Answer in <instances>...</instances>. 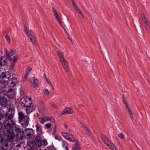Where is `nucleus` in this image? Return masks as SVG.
Returning <instances> with one entry per match:
<instances>
[{
    "label": "nucleus",
    "instance_id": "nucleus-1",
    "mask_svg": "<svg viewBox=\"0 0 150 150\" xmlns=\"http://www.w3.org/2000/svg\"><path fill=\"white\" fill-rule=\"evenodd\" d=\"M5 130L6 132V134H3V142L12 141L14 138V133L13 132V125L8 122L5 126Z\"/></svg>",
    "mask_w": 150,
    "mask_h": 150
},
{
    "label": "nucleus",
    "instance_id": "nucleus-2",
    "mask_svg": "<svg viewBox=\"0 0 150 150\" xmlns=\"http://www.w3.org/2000/svg\"><path fill=\"white\" fill-rule=\"evenodd\" d=\"M35 145L38 147L41 146H46L47 144L46 139H43L42 141L41 137L38 135H37L34 139Z\"/></svg>",
    "mask_w": 150,
    "mask_h": 150
},
{
    "label": "nucleus",
    "instance_id": "nucleus-3",
    "mask_svg": "<svg viewBox=\"0 0 150 150\" xmlns=\"http://www.w3.org/2000/svg\"><path fill=\"white\" fill-rule=\"evenodd\" d=\"M14 113V110L12 109L11 108H9L8 112H6L4 115V119L6 121L10 120V122H11V124L12 125H13V124H14V121H13L12 119Z\"/></svg>",
    "mask_w": 150,
    "mask_h": 150
},
{
    "label": "nucleus",
    "instance_id": "nucleus-4",
    "mask_svg": "<svg viewBox=\"0 0 150 150\" xmlns=\"http://www.w3.org/2000/svg\"><path fill=\"white\" fill-rule=\"evenodd\" d=\"M14 113V110L12 109L11 108H9L8 112H6L4 115V119L6 121L10 120V122H11V124L12 125H13V124H14V121H13L12 119Z\"/></svg>",
    "mask_w": 150,
    "mask_h": 150
},
{
    "label": "nucleus",
    "instance_id": "nucleus-5",
    "mask_svg": "<svg viewBox=\"0 0 150 150\" xmlns=\"http://www.w3.org/2000/svg\"><path fill=\"white\" fill-rule=\"evenodd\" d=\"M21 105L23 107L30 106L32 103L31 98L28 96L25 97L20 100Z\"/></svg>",
    "mask_w": 150,
    "mask_h": 150
},
{
    "label": "nucleus",
    "instance_id": "nucleus-6",
    "mask_svg": "<svg viewBox=\"0 0 150 150\" xmlns=\"http://www.w3.org/2000/svg\"><path fill=\"white\" fill-rule=\"evenodd\" d=\"M11 73L9 71L3 72L0 75V82L6 83L9 80Z\"/></svg>",
    "mask_w": 150,
    "mask_h": 150
},
{
    "label": "nucleus",
    "instance_id": "nucleus-7",
    "mask_svg": "<svg viewBox=\"0 0 150 150\" xmlns=\"http://www.w3.org/2000/svg\"><path fill=\"white\" fill-rule=\"evenodd\" d=\"M34 132L32 129L26 128L23 131H22L23 137L27 138H30L34 134Z\"/></svg>",
    "mask_w": 150,
    "mask_h": 150
},
{
    "label": "nucleus",
    "instance_id": "nucleus-8",
    "mask_svg": "<svg viewBox=\"0 0 150 150\" xmlns=\"http://www.w3.org/2000/svg\"><path fill=\"white\" fill-rule=\"evenodd\" d=\"M10 55L7 54L6 55V59H4V57L1 56L0 57V67H4L6 66L7 64V59L9 61L11 62L12 61V59Z\"/></svg>",
    "mask_w": 150,
    "mask_h": 150
},
{
    "label": "nucleus",
    "instance_id": "nucleus-9",
    "mask_svg": "<svg viewBox=\"0 0 150 150\" xmlns=\"http://www.w3.org/2000/svg\"><path fill=\"white\" fill-rule=\"evenodd\" d=\"M62 135L63 136L67 139L69 141L74 142L75 140V138L71 134L65 132H62L61 133Z\"/></svg>",
    "mask_w": 150,
    "mask_h": 150
},
{
    "label": "nucleus",
    "instance_id": "nucleus-10",
    "mask_svg": "<svg viewBox=\"0 0 150 150\" xmlns=\"http://www.w3.org/2000/svg\"><path fill=\"white\" fill-rule=\"evenodd\" d=\"M29 120V117L26 116L23 118L21 121L20 120L19 122L21 123L22 126L25 128L28 125Z\"/></svg>",
    "mask_w": 150,
    "mask_h": 150
},
{
    "label": "nucleus",
    "instance_id": "nucleus-11",
    "mask_svg": "<svg viewBox=\"0 0 150 150\" xmlns=\"http://www.w3.org/2000/svg\"><path fill=\"white\" fill-rule=\"evenodd\" d=\"M7 82V85H10V86L13 87L16 85L17 83V80L16 78L13 77L11 78L10 80H9Z\"/></svg>",
    "mask_w": 150,
    "mask_h": 150
},
{
    "label": "nucleus",
    "instance_id": "nucleus-12",
    "mask_svg": "<svg viewBox=\"0 0 150 150\" xmlns=\"http://www.w3.org/2000/svg\"><path fill=\"white\" fill-rule=\"evenodd\" d=\"M14 131L17 133L16 135V137L20 140H22L23 139V135H21L20 134V136L19 135L20 134H21V132L22 133L21 129L18 127H15Z\"/></svg>",
    "mask_w": 150,
    "mask_h": 150
},
{
    "label": "nucleus",
    "instance_id": "nucleus-13",
    "mask_svg": "<svg viewBox=\"0 0 150 150\" xmlns=\"http://www.w3.org/2000/svg\"><path fill=\"white\" fill-rule=\"evenodd\" d=\"M9 142L7 141L3 142L1 143L2 144L0 146L1 147H3L4 150H8L9 147H10Z\"/></svg>",
    "mask_w": 150,
    "mask_h": 150
},
{
    "label": "nucleus",
    "instance_id": "nucleus-14",
    "mask_svg": "<svg viewBox=\"0 0 150 150\" xmlns=\"http://www.w3.org/2000/svg\"><path fill=\"white\" fill-rule=\"evenodd\" d=\"M73 110L70 107H67L65 108L62 112V115H64L66 114H71L73 113Z\"/></svg>",
    "mask_w": 150,
    "mask_h": 150
},
{
    "label": "nucleus",
    "instance_id": "nucleus-15",
    "mask_svg": "<svg viewBox=\"0 0 150 150\" xmlns=\"http://www.w3.org/2000/svg\"><path fill=\"white\" fill-rule=\"evenodd\" d=\"M33 82L32 84V86L34 88H37L39 86L38 83V80L35 77H33Z\"/></svg>",
    "mask_w": 150,
    "mask_h": 150
},
{
    "label": "nucleus",
    "instance_id": "nucleus-16",
    "mask_svg": "<svg viewBox=\"0 0 150 150\" xmlns=\"http://www.w3.org/2000/svg\"><path fill=\"white\" fill-rule=\"evenodd\" d=\"M80 149L79 142L76 140L75 144L72 148V150H80Z\"/></svg>",
    "mask_w": 150,
    "mask_h": 150
},
{
    "label": "nucleus",
    "instance_id": "nucleus-17",
    "mask_svg": "<svg viewBox=\"0 0 150 150\" xmlns=\"http://www.w3.org/2000/svg\"><path fill=\"white\" fill-rule=\"evenodd\" d=\"M35 109V108L33 107L31 108L30 105L26 107V112L27 114H30Z\"/></svg>",
    "mask_w": 150,
    "mask_h": 150
},
{
    "label": "nucleus",
    "instance_id": "nucleus-18",
    "mask_svg": "<svg viewBox=\"0 0 150 150\" xmlns=\"http://www.w3.org/2000/svg\"><path fill=\"white\" fill-rule=\"evenodd\" d=\"M57 52L61 62H64L63 61L65 60L64 57L63 55L59 51H57Z\"/></svg>",
    "mask_w": 150,
    "mask_h": 150
},
{
    "label": "nucleus",
    "instance_id": "nucleus-19",
    "mask_svg": "<svg viewBox=\"0 0 150 150\" xmlns=\"http://www.w3.org/2000/svg\"><path fill=\"white\" fill-rule=\"evenodd\" d=\"M7 99L5 97H3L0 98V104L3 105L5 104L6 102Z\"/></svg>",
    "mask_w": 150,
    "mask_h": 150
},
{
    "label": "nucleus",
    "instance_id": "nucleus-20",
    "mask_svg": "<svg viewBox=\"0 0 150 150\" xmlns=\"http://www.w3.org/2000/svg\"><path fill=\"white\" fill-rule=\"evenodd\" d=\"M64 62L61 63L63 66L64 68L65 71L67 72L69 71L67 63L65 60L63 61Z\"/></svg>",
    "mask_w": 150,
    "mask_h": 150
},
{
    "label": "nucleus",
    "instance_id": "nucleus-21",
    "mask_svg": "<svg viewBox=\"0 0 150 150\" xmlns=\"http://www.w3.org/2000/svg\"><path fill=\"white\" fill-rule=\"evenodd\" d=\"M18 119L19 121H22L24 117H25L26 116L22 112H20L18 113Z\"/></svg>",
    "mask_w": 150,
    "mask_h": 150
},
{
    "label": "nucleus",
    "instance_id": "nucleus-22",
    "mask_svg": "<svg viewBox=\"0 0 150 150\" xmlns=\"http://www.w3.org/2000/svg\"><path fill=\"white\" fill-rule=\"evenodd\" d=\"M112 150H117V149L115 147V145L112 142L107 146Z\"/></svg>",
    "mask_w": 150,
    "mask_h": 150
},
{
    "label": "nucleus",
    "instance_id": "nucleus-23",
    "mask_svg": "<svg viewBox=\"0 0 150 150\" xmlns=\"http://www.w3.org/2000/svg\"><path fill=\"white\" fill-rule=\"evenodd\" d=\"M29 38L30 40L34 44V45L35 46L36 45V43L34 37L32 35V36H31V37H30V38Z\"/></svg>",
    "mask_w": 150,
    "mask_h": 150
},
{
    "label": "nucleus",
    "instance_id": "nucleus-24",
    "mask_svg": "<svg viewBox=\"0 0 150 150\" xmlns=\"http://www.w3.org/2000/svg\"><path fill=\"white\" fill-rule=\"evenodd\" d=\"M5 83L0 82V91L3 90L6 87Z\"/></svg>",
    "mask_w": 150,
    "mask_h": 150
},
{
    "label": "nucleus",
    "instance_id": "nucleus-25",
    "mask_svg": "<svg viewBox=\"0 0 150 150\" xmlns=\"http://www.w3.org/2000/svg\"><path fill=\"white\" fill-rule=\"evenodd\" d=\"M44 117L45 118H47V120H50L51 122H55V119L54 117H45L44 116Z\"/></svg>",
    "mask_w": 150,
    "mask_h": 150
},
{
    "label": "nucleus",
    "instance_id": "nucleus-26",
    "mask_svg": "<svg viewBox=\"0 0 150 150\" xmlns=\"http://www.w3.org/2000/svg\"><path fill=\"white\" fill-rule=\"evenodd\" d=\"M35 141L34 140H31L29 143V146L30 148H33L35 146Z\"/></svg>",
    "mask_w": 150,
    "mask_h": 150
},
{
    "label": "nucleus",
    "instance_id": "nucleus-27",
    "mask_svg": "<svg viewBox=\"0 0 150 150\" xmlns=\"http://www.w3.org/2000/svg\"><path fill=\"white\" fill-rule=\"evenodd\" d=\"M103 141L107 146L111 142L109 139L107 138L105 139Z\"/></svg>",
    "mask_w": 150,
    "mask_h": 150
},
{
    "label": "nucleus",
    "instance_id": "nucleus-28",
    "mask_svg": "<svg viewBox=\"0 0 150 150\" xmlns=\"http://www.w3.org/2000/svg\"><path fill=\"white\" fill-rule=\"evenodd\" d=\"M13 91H14V90L12 88H10L8 91V94L11 95V96H10L11 98L13 97V94L11 93H13Z\"/></svg>",
    "mask_w": 150,
    "mask_h": 150
},
{
    "label": "nucleus",
    "instance_id": "nucleus-29",
    "mask_svg": "<svg viewBox=\"0 0 150 150\" xmlns=\"http://www.w3.org/2000/svg\"><path fill=\"white\" fill-rule=\"evenodd\" d=\"M80 124L81 125V126H82V127L84 128V129H85V130H86V131H87L88 132H89V129H88V128L86 127V126L82 122H80Z\"/></svg>",
    "mask_w": 150,
    "mask_h": 150
},
{
    "label": "nucleus",
    "instance_id": "nucleus-30",
    "mask_svg": "<svg viewBox=\"0 0 150 150\" xmlns=\"http://www.w3.org/2000/svg\"><path fill=\"white\" fill-rule=\"evenodd\" d=\"M43 93L46 96H48L50 93L49 91L47 89H45L43 91Z\"/></svg>",
    "mask_w": 150,
    "mask_h": 150
},
{
    "label": "nucleus",
    "instance_id": "nucleus-31",
    "mask_svg": "<svg viewBox=\"0 0 150 150\" xmlns=\"http://www.w3.org/2000/svg\"><path fill=\"white\" fill-rule=\"evenodd\" d=\"M4 115V114L1 113H0V123H2V122H1V121L2 120H4L5 119Z\"/></svg>",
    "mask_w": 150,
    "mask_h": 150
},
{
    "label": "nucleus",
    "instance_id": "nucleus-32",
    "mask_svg": "<svg viewBox=\"0 0 150 150\" xmlns=\"http://www.w3.org/2000/svg\"><path fill=\"white\" fill-rule=\"evenodd\" d=\"M14 54L15 52L12 49H11L8 52L9 55H10L11 56H12Z\"/></svg>",
    "mask_w": 150,
    "mask_h": 150
},
{
    "label": "nucleus",
    "instance_id": "nucleus-33",
    "mask_svg": "<svg viewBox=\"0 0 150 150\" xmlns=\"http://www.w3.org/2000/svg\"><path fill=\"white\" fill-rule=\"evenodd\" d=\"M44 117H41L39 118V121L40 123L43 124L44 122L46 121Z\"/></svg>",
    "mask_w": 150,
    "mask_h": 150
},
{
    "label": "nucleus",
    "instance_id": "nucleus-34",
    "mask_svg": "<svg viewBox=\"0 0 150 150\" xmlns=\"http://www.w3.org/2000/svg\"><path fill=\"white\" fill-rule=\"evenodd\" d=\"M24 32H25L26 34L28 36L29 38L31 37V36H32V35H31V33L30 32H29V31L27 30H25Z\"/></svg>",
    "mask_w": 150,
    "mask_h": 150
},
{
    "label": "nucleus",
    "instance_id": "nucleus-35",
    "mask_svg": "<svg viewBox=\"0 0 150 150\" xmlns=\"http://www.w3.org/2000/svg\"><path fill=\"white\" fill-rule=\"evenodd\" d=\"M52 10L53 13L54 14L55 16L57 15H58L57 13V10H56L55 8L54 7H52Z\"/></svg>",
    "mask_w": 150,
    "mask_h": 150
},
{
    "label": "nucleus",
    "instance_id": "nucleus-36",
    "mask_svg": "<svg viewBox=\"0 0 150 150\" xmlns=\"http://www.w3.org/2000/svg\"><path fill=\"white\" fill-rule=\"evenodd\" d=\"M3 134H0V143H2L3 142L4 137Z\"/></svg>",
    "mask_w": 150,
    "mask_h": 150
},
{
    "label": "nucleus",
    "instance_id": "nucleus-37",
    "mask_svg": "<svg viewBox=\"0 0 150 150\" xmlns=\"http://www.w3.org/2000/svg\"><path fill=\"white\" fill-rule=\"evenodd\" d=\"M5 37L8 42L9 43H10L11 42V40L8 36L7 34L5 35Z\"/></svg>",
    "mask_w": 150,
    "mask_h": 150
},
{
    "label": "nucleus",
    "instance_id": "nucleus-38",
    "mask_svg": "<svg viewBox=\"0 0 150 150\" xmlns=\"http://www.w3.org/2000/svg\"><path fill=\"white\" fill-rule=\"evenodd\" d=\"M35 127H36V130L37 132L39 130L41 129V128L39 126L38 124H37L35 125Z\"/></svg>",
    "mask_w": 150,
    "mask_h": 150
},
{
    "label": "nucleus",
    "instance_id": "nucleus-39",
    "mask_svg": "<svg viewBox=\"0 0 150 150\" xmlns=\"http://www.w3.org/2000/svg\"><path fill=\"white\" fill-rule=\"evenodd\" d=\"M51 126V124L49 123L46 124L45 125V126L46 127L47 129H50Z\"/></svg>",
    "mask_w": 150,
    "mask_h": 150
},
{
    "label": "nucleus",
    "instance_id": "nucleus-40",
    "mask_svg": "<svg viewBox=\"0 0 150 150\" xmlns=\"http://www.w3.org/2000/svg\"><path fill=\"white\" fill-rule=\"evenodd\" d=\"M13 60L14 62H16L18 59V57L17 55L14 56L13 57Z\"/></svg>",
    "mask_w": 150,
    "mask_h": 150
},
{
    "label": "nucleus",
    "instance_id": "nucleus-41",
    "mask_svg": "<svg viewBox=\"0 0 150 150\" xmlns=\"http://www.w3.org/2000/svg\"><path fill=\"white\" fill-rule=\"evenodd\" d=\"M119 137L120 138L124 139L125 137V136L122 133H120L118 135Z\"/></svg>",
    "mask_w": 150,
    "mask_h": 150
},
{
    "label": "nucleus",
    "instance_id": "nucleus-42",
    "mask_svg": "<svg viewBox=\"0 0 150 150\" xmlns=\"http://www.w3.org/2000/svg\"><path fill=\"white\" fill-rule=\"evenodd\" d=\"M55 16L59 24H61V23L62 22L60 20L59 18V17L58 15H57L56 16Z\"/></svg>",
    "mask_w": 150,
    "mask_h": 150
},
{
    "label": "nucleus",
    "instance_id": "nucleus-43",
    "mask_svg": "<svg viewBox=\"0 0 150 150\" xmlns=\"http://www.w3.org/2000/svg\"><path fill=\"white\" fill-rule=\"evenodd\" d=\"M29 73L28 72H26L25 74V76H24V78H23V80H26L27 78V77L28 76V74H29Z\"/></svg>",
    "mask_w": 150,
    "mask_h": 150
},
{
    "label": "nucleus",
    "instance_id": "nucleus-44",
    "mask_svg": "<svg viewBox=\"0 0 150 150\" xmlns=\"http://www.w3.org/2000/svg\"><path fill=\"white\" fill-rule=\"evenodd\" d=\"M144 25L146 30H148L149 28V26L148 25V23Z\"/></svg>",
    "mask_w": 150,
    "mask_h": 150
},
{
    "label": "nucleus",
    "instance_id": "nucleus-45",
    "mask_svg": "<svg viewBox=\"0 0 150 150\" xmlns=\"http://www.w3.org/2000/svg\"><path fill=\"white\" fill-rule=\"evenodd\" d=\"M32 69V68H31L30 67H28L27 68V69L26 71L27 72H28L30 73V71Z\"/></svg>",
    "mask_w": 150,
    "mask_h": 150
},
{
    "label": "nucleus",
    "instance_id": "nucleus-46",
    "mask_svg": "<svg viewBox=\"0 0 150 150\" xmlns=\"http://www.w3.org/2000/svg\"><path fill=\"white\" fill-rule=\"evenodd\" d=\"M142 20L143 21L144 24H145L148 23V21H147L146 18H145L144 19L143 18V19H142Z\"/></svg>",
    "mask_w": 150,
    "mask_h": 150
},
{
    "label": "nucleus",
    "instance_id": "nucleus-47",
    "mask_svg": "<svg viewBox=\"0 0 150 150\" xmlns=\"http://www.w3.org/2000/svg\"><path fill=\"white\" fill-rule=\"evenodd\" d=\"M101 137L103 141L107 138L106 136L103 134L101 135Z\"/></svg>",
    "mask_w": 150,
    "mask_h": 150
},
{
    "label": "nucleus",
    "instance_id": "nucleus-48",
    "mask_svg": "<svg viewBox=\"0 0 150 150\" xmlns=\"http://www.w3.org/2000/svg\"><path fill=\"white\" fill-rule=\"evenodd\" d=\"M88 133H89V137H90L91 138V139L93 140V141H95V139H94V137H93V136L92 134H91V133H90V132Z\"/></svg>",
    "mask_w": 150,
    "mask_h": 150
},
{
    "label": "nucleus",
    "instance_id": "nucleus-49",
    "mask_svg": "<svg viewBox=\"0 0 150 150\" xmlns=\"http://www.w3.org/2000/svg\"><path fill=\"white\" fill-rule=\"evenodd\" d=\"M16 62H14L13 61V62L11 63V66H10L11 68L12 67V68H13L14 66L15 65V63Z\"/></svg>",
    "mask_w": 150,
    "mask_h": 150
},
{
    "label": "nucleus",
    "instance_id": "nucleus-50",
    "mask_svg": "<svg viewBox=\"0 0 150 150\" xmlns=\"http://www.w3.org/2000/svg\"><path fill=\"white\" fill-rule=\"evenodd\" d=\"M64 143L62 144V146L63 147H64L65 150H69L68 146H64Z\"/></svg>",
    "mask_w": 150,
    "mask_h": 150
},
{
    "label": "nucleus",
    "instance_id": "nucleus-51",
    "mask_svg": "<svg viewBox=\"0 0 150 150\" xmlns=\"http://www.w3.org/2000/svg\"><path fill=\"white\" fill-rule=\"evenodd\" d=\"M24 31L27 30V27L25 23L24 24Z\"/></svg>",
    "mask_w": 150,
    "mask_h": 150
},
{
    "label": "nucleus",
    "instance_id": "nucleus-52",
    "mask_svg": "<svg viewBox=\"0 0 150 150\" xmlns=\"http://www.w3.org/2000/svg\"><path fill=\"white\" fill-rule=\"evenodd\" d=\"M54 138L55 139H57L59 141H60L61 139V138L60 137L58 138L57 135L55 136L54 137Z\"/></svg>",
    "mask_w": 150,
    "mask_h": 150
},
{
    "label": "nucleus",
    "instance_id": "nucleus-53",
    "mask_svg": "<svg viewBox=\"0 0 150 150\" xmlns=\"http://www.w3.org/2000/svg\"><path fill=\"white\" fill-rule=\"evenodd\" d=\"M129 114V117L133 121L134 120L133 117L132 115V113Z\"/></svg>",
    "mask_w": 150,
    "mask_h": 150
},
{
    "label": "nucleus",
    "instance_id": "nucleus-54",
    "mask_svg": "<svg viewBox=\"0 0 150 150\" xmlns=\"http://www.w3.org/2000/svg\"><path fill=\"white\" fill-rule=\"evenodd\" d=\"M141 17H142V19H143V18L144 19V18H146L145 16H144V13H142L141 14Z\"/></svg>",
    "mask_w": 150,
    "mask_h": 150
},
{
    "label": "nucleus",
    "instance_id": "nucleus-55",
    "mask_svg": "<svg viewBox=\"0 0 150 150\" xmlns=\"http://www.w3.org/2000/svg\"><path fill=\"white\" fill-rule=\"evenodd\" d=\"M4 52H5V53L6 54V55H7V54H9L8 52V51H7V49H5Z\"/></svg>",
    "mask_w": 150,
    "mask_h": 150
},
{
    "label": "nucleus",
    "instance_id": "nucleus-56",
    "mask_svg": "<svg viewBox=\"0 0 150 150\" xmlns=\"http://www.w3.org/2000/svg\"><path fill=\"white\" fill-rule=\"evenodd\" d=\"M73 6H74V8L76 10L77 9H78V7H77V6L76 5V4H74V5H73Z\"/></svg>",
    "mask_w": 150,
    "mask_h": 150
},
{
    "label": "nucleus",
    "instance_id": "nucleus-57",
    "mask_svg": "<svg viewBox=\"0 0 150 150\" xmlns=\"http://www.w3.org/2000/svg\"><path fill=\"white\" fill-rule=\"evenodd\" d=\"M50 104H51V105L53 107H54L55 108H57V107H56V106L53 103H51Z\"/></svg>",
    "mask_w": 150,
    "mask_h": 150
},
{
    "label": "nucleus",
    "instance_id": "nucleus-58",
    "mask_svg": "<svg viewBox=\"0 0 150 150\" xmlns=\"http://www.w3.org/2000/svg\"><path fill=\"white\" fill-rule=\"evenodd\" d=\"M3 125L2 123H0V130H1L3 128Z\"/></svg>",
    "mask_w": 150,
    "mask_h": 150
},
{
    "label": "nucleus",
    "instance_id": "nucleus-59",
    "mask_svg": "<svg viewBox=\"0 0 150 150\" xmlns=\"http://www.w3.org/2000/svg\"><path fill=\"white\" fill-rule=\"evenodd\" d=\"M123 103L125 104V105L127 104V102L125 100V99H123Z\"/></svg>",
    "mask_w": 150,
    "mask_h": 150
},
{
    "label": "nucleus",
    "instance_id": "nucleus-60",
    "mask_svg": "<svg viewBox=\"0 0 150 150\" xmlns=\"http://www.w3.org/2000/svg\"><path fill=\"white\" fill-rule=\"evenodd\" d=\"M128 111V113L129 114H132V112L130 110V108H129L127 110Z\"/></svg>",
    "mask_w": 150,
    "mask_h": 150
},
{
    "label": "nucleus",
    "instance_id": "nucleus-61",
    "mask_svg": "<svg viewBox=\"0 0 150 150\" xmlns=\"http://www.w3.org/2000/svg\"><path fill=\"white\" fill-rule=\"evenodd\" d=\"M78 13H81V10H80V9H79V8H78V9H77L76 10Z\"/></svg>",
    "mask_w": 150,
    "mask_h": 150
},
{
    "label": "nucleus",
    "instance_id": "nucleus-62",
    "mask_svg": "<svg viewBox=\"0 0 150 150\" xmlns=\"http://www.w3.org/2000/svg\"><path fill=\"white\" fill-rule=\"evenodd\" d=\"M43 77L46 80L47 79V78L46 77V75L45 74H44L43 75Z\"/></svg>",
    "mask_w": 150,
    "mask_h": 150
},
{
    "label": "nucleus",
    "instance_id": "nucleus-63",
    "mask_svg": "<svg viewBox=\"0 0 150 150\" xmlns=\"http://www.w3.org/2000/svg\"><path fill=\"white\" fill-rule=\"evenodd\" d=\"M53 134L54 135L55 134V133L57 132V131L56 129H53Z\"/></svg>",
    "mask_w": 150,
    "mask_h": 150
},
{
    "label": "nucleus",
    "instance_id": "nucleus-64",
    "mask_svg": "<svg viewBox=\"0 0 150 150\" xmlns=\"http://www.w3.org/2000/svg\"><path fill=\"white\" fill-rule=\"evenodd\" d=\"M64 32H65V33L67 34V35L68 36V35H69V34H68L67 33V31H66V30L65 28H64Z\"/></svg>",
    "mask_w": 150,
    "mask_h": 150
}]
</instances>
